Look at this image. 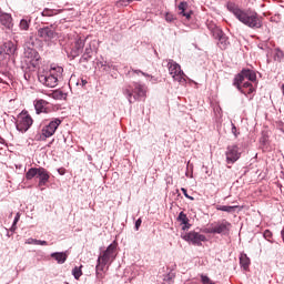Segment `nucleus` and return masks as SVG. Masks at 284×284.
I'll list each match as a JSON object with an SVG mask.
<instances>
[{
    "label": "nucleus",
    "mask_w": 284,
    "mask_h": 284,
    "mask_svg": "<svg viewBox=\"0 0 284 284\" xmlns=\"http://www.w3.org/2000/svg\"><path fill=\"white\" fill-rule=\"evenodd\" d=\"M61 123H62V120L60 118L51 119L48 124L42 126L41 134L39 135L38 141H45L47 139H50V136H54Z\"/></svg>",
    "instance_id": "nucleus-8"
},
{
    "label": "nucleus",
    "mask_w": 284,
    "mask_h": 284,
    "mask_svg": "<svg viewBox=\"0 0 284 284\" xmlns=\"http://www.w3.org/2000/svg\"><path fill=\"white\" fill-rule=\"evenodd\" d=\"M132 72H133L134 74H142V77H146V78H150V79H154V77H152V75H150V74H148V73L141 71V70H134V69H132Z\"/></svg>",
    "instance_id": "nucleus-36"
},
{
    "label": "nucleus",
    "mask_w": 284,
    "mask_h": 284,
    "mask_svg": "<svg viewBox=\"0 0 284 284\" xmlns=\"http://www.w3.org/2000/svg\"><path fill=\"white\" fill-rule=\"evenodd\" d=\"M58 173L60 174V176H63L65 174V168L58 169Z\"/></svg>",
    "instance_id": "nucleus-47"
},
{
    "label": "nucleus",
    "mask_w": 284,
    "mask_h": 284,
    "mask_svg": "<svg viewBox=\"0 0 284 284\" xmlns=\"http://www.w3.org/2000/svg\"><path fill=\"white\" fill-rule=\"evenodd\" d=\"M213 38L217 40V48L220 50H227L230 48V38L223 30H221L219 27H215L212 30Z\"/></svg>",
    "instance_id": "nucleus-14"
},
{
    "label": "nucleus",
    "mask_w": 284,
    "mask_h": 284,
    "mask_svg": "<svg viewBox=\"0 0 284 284\" xmlns=\"http://www.w3.org/2000/svg\"><path fill=\"white\" fill-rule=\"evenodd\" d=\"M236 207H239V206L237 205H235V206L217 205L216 210L219 212H227L229 214H232V212H235Z\"/></svg>",
    "instance_id": "nucleus-25"
},
{
    "label": "nucleus",
    "mask_w": 284,
    "mask_h": 284,
    "mask_svg": "<svg viewBox=\"0 0 284 284\" xmlns=\"http://www.w3.org/2000/svg\"><path fill=\"white\" fill-rule=\"evenodd\" d=\"M91 159H92V156L89 155V160H91Z\"/></svg>",
    "instance_id": "nucleus-53"
},
{
    "label": "nucleus",
    "mask_w": 284,
    "mask_h": 284,
    "mask_svg": "<svg viewBox=\"0 0 284 284\" xmlns=\"http://www.w3.org/2000/svg\"><path fill=\"white\" fill-rule=\"evenodd\" d=\"M141 223H143V220H141V217H139L136 221H135V231L139 232V227H141Z\"/></svg>",
    "instance_id": "nucleus-44"
},
{
    "label": "nucleus",
    "mask_w": 284,
    "mask_h": 284,
    "mask_svg": "<svg viewBox=\"0 0 284 284\" xmlns=\"http://www.w3.org/2000/svg\"><path fill=\"white\" fill-rule=\"evenodd\" d=\"M273 59H274V61H277V63H281V61H283L284 52H283V50H281V48H275L273 50Z\"/></svg>",
    "instance_id": "nucleus-23"
},
{
    "label": "nucleus",
    "mask_w": 284,
    "mask_h": 284,
    "mask_svg": "<svg viewBox=\"0 0 284 284\" xmlns=\"http://www.w3.org/2000/svg\"><path fill=\"white\" fill-rule=\"evenodd\" d=\"M185 176H190V179H192V174L190 175L189 172L185 173Z\"/></svg>",
    "instance_id": "nucleus-50"
},
{
    "label": "nucleus",
    "mask_w": 284,
    "mask_h": 284,
    "mask_svg": "<svg viewBox=\"0 0 284 284\" xmlns=\"http://www.w3.org/2000/svg\"><path fill=\"white\" fill-rule=\"evenodd\" d=\"M38 37L47 43H54L59 39V33L54 30V26L43 27L38 30Z\"/></svg>",
    "instance_id": "nucleus-13"
},
{
    "label": "nucleus",
    "mask_w": 284,
    "mask_h": 284,
    "mask_svg": "<svg viewBox=\"0 0 284 284\" xmlns=\"http://www.w3.org/2000/svg\"><path fill=\"white\" fill-rule=\"evenodd\" d=\"M116 247H119V243L116 241H113L105 251H103L98 260L97 263H100V265H112L116 258Z\"/></svg>",
    "instance_id": "nucleus-7"
},
{
    "label": "nucleus",
    "mask_w": 284,
    "mask_h": 284,
    "mask_svg": "<svg viewBox=\"0 0 284 284\" xmlns=\"http://www.w3.org/2000/svg\"><path fill=\"white\" fill-rule=\"evenodd\" d=\"M241 154H243V150L239 148V145H229L225 152L226 163L229 165H234V163L241 159Z\"/></svg>",
    "instance_id": "nucleus-15"
},
{
    "label": "nucleus",
    "mask_w": 284,
    "mask_h": 284,
    "mask_svg": "<svg viewBox=\"0 0 284 284\" xmlns=\"http://www.w3.org/2000/svg\"><path fill=\"white\" fill-rule=\"evenodd\" d=\"M37 114H48L50 112V103L43 99L33 102Z\"/></svg>",
    "instance_id": "nucleus-17"
},
{
    "label": "nucleus",
    "mask_w": 284,
    "mask_h": 284,
    "mask_svg": "<svg viewBox=\"0 0 284 284\" xmlns=\"http://www.w3.org/2000/svg\"><path fill=\"white\" fill-rule=\"evenodd\" d=\"M4 52L6 54H14L17 52V44L12 41H8L4 43Z\"/></svg>",
    "instance_id": "nucleus-22"
},
{
    "label": "nucleus",
    "mask_w": 284,
    "mask_h": 284,
    "mask_svg": "<svg viewBox=\"0 0 284 284\" xmlns=\"http://www.w3.org/2000/svg\"><path fill=\"white\" fill-rule=\"evenodd\" d=\"M27 181L39 179L38 187H45L50 183V173L43 166L31 168L26 173Z\"/></svg>",
    "instance_id": "nucleus-4"
},
{
    "label": "nucleus",
    "mask_w": 284,
    "mask_h": 284,
    "mask_svg": "<svg viewBox=\"0 0 284 284\" xmlns=\"http://www.w3.org/2000/svg\"><path fill=\"white\" fill-rule=\"evenodd\" d=\"M242 87V90L244 88V94H252L254 92V85L251 82H244ZM246 90V91H245Z\"/></svg>",
    "instance_id": "nucleus-27"
},
{
    "label": "nucleus",
    "mask_w": 284,
    "mask_h": 284,
    "mask_svg": "<svg viewBox=\"0 0 284 284\" xmlns=\"http://www.w3.org/2000/svg\"><path fill=\"white\" fill-rule=\"evenodd\" d=\"M183 241H186V243H191V245H195L197 247H201L205 241H207V237L204 234H201L196 231H191L189 233H185L182 235Z\"/></svg>",
    "instance_id": "nucleus-12"
},
{
    "label": "nucleus",
    "mask_w": 284,
    "mask_h": 284,
    "mask_svg": "<svg viewBox=\"0 0 284 284\" xmlns=\"http://www.w3.org/2000/svg\"><path fill=\"white\" fill-rule=\"evenodd\" d=\"M122 93L125 99H128L129 103H136V101H143L145 99L148 94V87L139 82H132L122 89Z\"/></svg>",
    "instance_id": "nucleus-3"
},
{
    "label": "nucleus",
    "mask_w": 284,
    "mask_h": 284,
    "mask_svg": "<svg viewBox=\"0 0 284 284\" xmlns=\"http://www.w3.org/2000/svg\"><path fill=\"white\" fill-rule=\"evenodd\" d=\"M82 83H83V85H85V83H88V81H85V80H82Z\"/></svg>",
    "instance_id": "nucleus-51"
},
{
    "label": "nucleus",
    "mask_w": 284,
    "mask_h": 284,
    "mask_svg": "<svg viewBox=\"0 0 284 284\" xmlns=\"http://www.w3.org/2000/svg\"><path fill=\"white\" fill-rule=\"evenodd\" d=\"M134 1H141V0H120L116 2L118 8H121V6H130V3H134Z\"/></svg>",
    "instance_id": "nucleus-32"
},
{
    "label": "nucleus",
    "mask_w": 284,
    "mask_h": 284,
    "mask_svg": "<svg viewBox=\"0 0 284 284\" xmlns=\"http://www.w3.org/2000/svg\"><path fill=\"white\" fill-rule=\"evenodd\" d=\"M105 270V265H102L101 263L97 262L95 265V278L98 281H103V278H105V274L103 273Z\"/></svg>",
    "instance_id": "nucleus-21"
},
{
    "label": "nucleus",
    "mask_w": 284,
    "mask_h": 284,
    "mask_svg": "<svg viewBox=\"0 0 284 284\" xmlns=\"http://www.w3.org/2000/svg\"><path fill=\"white\" fill-rule=\"evenodd\" d=\"M178 9L180 10V14H183L185 10H187V2L185 1L180 2V4L178 6Z\"/></svg>",
    "instance_id": "nucleus-33"
},
{
    "label": "nucleus",
    "mask_w": 284,
    "mask_h": 284,
    "mask_svg": "<svg viewBox=\"0 0 284 284\" xmlns=\"http://www.w3.org/2000/svg\"><path fill=\"white\" fill-rule=\"evenodd\" d=\"M192 14L193 12L192 11H189V12H183L181 13L182 17H185V19H187V21H190L192 19Z\"/></svg>",
    "instance_id": "nucleus-42"
},
{
    "label": "nucleus",
    "mask_w": 284,
    "mask_h": 284,
    "mask_svg": "<svg viewBox=\"0 0 284 284\" xmlns=\"http://www.w3.org/2000/svg\"><path fill=\"white\" fill-rule=\"evenodd\" d=\"M38 243V240L37 239H32V237H29L27 241H26V244L27 245H37Z\"/></svg>",
    "instance_id": "nucleus-41"
},
{
    "label": "nucleus",
    "mask_w": 284,
    "mask_h": 284,
    "mask_svg": "<svg viewBox=\"0 0 284 284\" xmlns=\"http://www.w3.org/2000/svg\"><path fill=\"white\" fill-rule=\"evenodd\" d=\"M38 81L45 88H57L59 82L63 81V68L51 67L49 71H39Z\"/></svg>",
    "instance_id": "nucleus-2"
},
{
    "label": "nucleus",
    "mask_w": 284,
    "mask_h": 284,
    "mask_svg": "<svg viewBox=\"0 0 284 284\" xmlns=\"http://www.w3.org/2000/svg\"><path fill=\"white\" fill-rule=\"evenodd\" d=\"M1 141H3V138H1V135H0V143H1Z\"/></svg>",
    "instance_id": "nucleus-52"
},
{
    "label": "nucleus",
    "mask_w": 284,
    "mask_h": 284,
    "mask_svg": "<svg viewBox=\"0 0 284 284\" xmlns=\"http://www.w3.org/2000/svg\"><path fill=\"white\" fill-rule=\"evenodd\" d=\"M231 125H232L231 132L232 134H234L235 139H237L240 134L239 130L236 129V125L234 123H231Z\"/></svg>",
    "instance_id": "nucleus-38"
},
{
    "label": "nucleus",
    "mask_w": 284,
    "mask_h": 284,
    "mask_svg": "<svg viewBox=\"0 0 284 284\" xmlns=\"http://www.w3.org/2000/svg\"><path fill=\"white\" fill-rule=\"evenodd\" d=\"M53 97H54V99H61L63 97V92L62 91H55L53 93Z\"/></svg>",
    "instance_id": "nucleus-46"
},
{
    "label": "nucleus",
    "mask_w": 284,
    "mask_h": 284,
    "mask_svg": "<svg viewBox=\"0 0 284 284\" xmlns=\"http://www.w3.org/2000/svg\"><path fill=\"white\" fill-rule=\"evenodd\" d=\"M231 227L232 223H230L227 220H222L209 224L207 227L203 230V232L204 234H220L221 236H227V234H230Z\"/></svg>",
    "instance_id": "nucleus-6"
},
{
    "label": "nucleus",
    "mask_w": 284,
    "mask_h": 284,
    "mask_svg": "<svg viewBox=\"0 0 284 284\" xmlns=\"http://www.w3.org/2000/svg\"><path fill=\"white\" fill-rule=\"evenodd\" d=\"M101 68H103L104 72H109L110 70H112V64H110L109 62H100Z\"/></svg>",
    "instance_id": "nucleus-35"
},
{
    "label": "nucleus",
    "mask_w": 284,
    "mask_h": 284,
    "mask_svg": "<svg viewBox=\"0 0 284 284\" xmlns=\"http://www.w3.org/2000/svg\"><path fill=\"white\" fill-rule=\"evenodd\" d=\"M81 267H83V265L75 266L72 270V276L75 278V281H79V278H81V276H83V271L81 270Z\"/></svg>",
    "instance_id": "nucleus-26"
},
{
    "label": "nucleus",
    "mask_w": 284,
    "mask_h": 284,
    "mask_svg": "<svg viewBox=\"0 0 284 284\" xmlns=\"http://www.w3.org/2000/svg\"><path fill=\"white\" fill-rule=\"evenodd\" d=\"M178 222L181 223L183 232H187L192 227V224H190V219L187 217V214L184 212H180L178 215Z\"/></svg>",
    "instance_id": "nucleus-18"
},
{
    "label": "nucleus",
    "mask_w": 284,
    "mask_h": 284,
    "mask_svg": "<svg viewBox=\"0 0 284 284\" xmlns=\"http://www.w3.org/2000/svg\"><path fill=\"white\" fill-rule=\"evenodd\" d=\"M23 77L26 81H30V79H32V73L30 71H24Z\"/></svg>",
    "instance_id": "nucleus-45"
},
{
    "label": "nucleus",
    "mask_w": 284,
    "mask_h": 284,
    "mask_svg": "<svg viewBox=\"0 0 284 284\" xmlns=\"http://www.w3.org/2000/svg\"><path fill=\"white\" fill-rule=\"evenodd\" d=\"M0 54H1V51H0Z\"/></svg>",
    "instance_id": "nucleus-55"
},
{
    "label": "nucleus",
    "mask_w": 284,
    "mask_h": 284,
    "mask_svg": "<svg viewBox=\"0 0 284 284\" xmlns=\"http://www.w3.org/2000/svg\"><path fill=\"white\" fill-rule=\"evenodd\" d=\"M37 245H48V242L43 240H38Z\"/></svg>",
    "instance_id": "nucleus-48"
},
{
    "label": "nucleus",
    "mask_w": 284,
    "mask_h": 284,
    "mask_svg": "<svg viewBox=\"0 0 284 284\" xmlns=\"http://www.w3.org/2000/svg\"><path fill=\"white\" fill-rule=\"evenodd\" d=\"M51 258H54L59 265H63L68 261V251L51 253Z\"/></svg>",
    "instance_id": "nucleus-19"
},
{
    "label": "nucleus",
    "mask_w": 284,
    "mask_h": 284,
    "mask_svg": "<svg viewBox=\"0 0 284 284\" xmlns=\"http://www.w3.org/2000/svg\"><path fill=\"white\" fill-rule=\"evenodd\" d=\"M84 53L92 57V54H94V51L92 50V45L89 44V45L85 48Z\"/></svg>",
    "instance_id": "nucleus-43"
},
{
    "label": "nucleus",
    "mask_w": 284,
    "mask_h": 284,
    "mask_svg": "<svg viewBox=\"0 0 284 284\" xmlns=\"http://www.w3.org/2000/svg\"><path fill=\"white\" fill-rule=\"evenodd\" d=\"M181 192L184 194L185 199H189L190 201H194V197L187 194V189L182 187Z\"/></svg>",
    "instance_id": "nucleus-39"
},
{
    "label": "nucleus",
    "mask_w": 284,
    "mask_h": 284,
    "mask_svg": "<svg viewBox=\"0 0 284 284\" xmlns=\"http://www.w3.org/2000/svg\"><path fill=\"white\" fill-rule=\"evenodd\" d=\"M19 28H20V30H24V31L30 30V19L29 20L28 19L20 20Z\"/></svg>",
    "instance_id": "nucleus-28"
},
{
    "label": "nucleus",
    "mask_w": 284,
    "mask_h": 284,
    "mask_svg": "<svg viewBox=\"0 0 284 284\" xmlns=\"http://www.w3.org/2000/svg\"><path fill=\"white\" fill-rule=\"evenodd\" d=\"M251 263L252 261L247 257V254L242 253L240 255V265L244 270V272H247V270H250Z\"/></svg>",
    "instance_id": "nucleus-20"
},
{
    "label": "nucleus",
    "mask_w": 284,
    "mask_h": 284,
    "mask_svg": "<svg viewBox=\"0 0 284 284\" xmlns=\"http://www.w3.org/2000/svg\"><path fill=\"white\" fill-rule=\"evenodd\" d=\"M32 123H34V120H32V116L28 114V111H22L18 115V119L16 121V128L18 132H22V134H24V132H28L30 128H32Z\"/></svg>",
    "instance_id": "nucleus-10"
},
{
    "label": "nucleus",
    "mask_w": 284,
    "mask_h": 284,
    "mask_svg": "<svg viewBox=\"0 0 284 284\" xmlns=\"http://www.w3.org/2000/svg\"><path fill=\"white\" fill-rule=\"evenodd\" d=\"M226 10H229V12H231L240 23L251 28V30H261L263 22L256 11L252 9H241V7L234 1L226 2Z\"/></svg>",
    "instance_id": "nucleus-1"
},
{
    "label": "nucleus",
    "mask_w": 284,
    "mask_h": 284,
    "mask_svg": "<svg viewBox=\"0 0 284 284\" xmlns=\"http://www.w3.org/2000/svg\"><path fill=\"white\" fill-rule=\"evenodd\" d=\"M168 68L173 81H178L180 85H185L187 83L185 73L181 70V64L174 62V60H169Z\"/></svg>",
    "instance_id": "nucleus-9"
},
{
    "label": "nucleus",
    "mask_w": 284,
    "mask_h": 284,
    "mask_svg": "<svg viewBox=\"0 0 284 284\" xmlns=\"http://www.w3.org/2000/svg\"><path fill=\"white\" fill-rule=\"evenodd\" d=\"M164 19L166 23H174V21H176V16L171 12H166Z\"/></svg>",
    "instance_id": "nucleus-29"
},
{
    "label": "nucleus",
    "mask_w": 284,
    "mask_h": 284,
    "mask_svg": "<svg viewBox=\"0 0 284 284\" xmlns=\"http://www.w3.org/2000/svg\"><path fill=\"white\" fill-rule=\"evenodd\" d=\"M24 57L27 59H29V63L30 65H32L33 68H39L40 62H41V55L39 54V52L32 48H28L24 51Z\"/></svg>",
    "instance_id": "nucleus-16"
},
{
    "label": "nucleus",
    "mask_w": 284,
    "mask_h": 284,
    "mask_svg": "<svg viewBox=\"0 0 284 284\" xmlns=\"http://www.w3.org/2000/svg\"><path fill=\"white\" fill-rule=\"evenodd\" d=\"M174 278H176V273L174 271H170L168 274L164 275L163 281L165 284H173Z\"/></svg>",
    "instance_id": "nucleus-24"
},
{
    "label": "nucleus",
    "mask_w": 284,
    "mask_h": 284,
    "mask_svg": "<svg viewBox=\"0 0 284 284\" xmlns=\"http://www.w3.org/2000/svg\"><path fill=\"white\" fill-rule=\"evenodd\" d=\"M185 176H190V179H192V174L190 175L189 172L185 173Z\"/></svg>",
    "instance_id": "nucleus-49"
},
{
    "label": "nucleus",
    "mask_w": 284,
    "mask_h": 284,
    "mask_svg": "<svg viewBox=\"0 0 284 284\" xmlns=\"http://www.w3.org/2000/svg\"><path fill=\"white\" fill-rule=\"evenodd\" d=\"M83 48H85V39L79 38L78 40L74 41L73 44L64 48V50L68 58L73 60V59H77V57H79L81 52H83Z\"/></svg>",
    "instance_id": "nucleus-11"
},
{
    "label": "nucleus",
    "mask_w": 284,
    "mask_h": 284,
    "mask_svg": "<svg viewBox=\"0 0 284 284\" xmlns=\"http://www.w3.org/2000/svg\"><path fill=\"white\" fill-rule=\"evenodd\" d=\"M54 14V10L52 9H44L42 11V17H52Z\"/></svg>",
    "instance_id": "nucleus-37"
},
{
    "label": "nucleus",
    "mask_w": 284,
    "mask_h": 284,
    "mask_svg": "<svg viewBox=\"0 0 284 284\" xmlns=\"http://www.w3.org/2000/svg\"><path fill=\"white\" fill-rule=\"evenodd\" d=\"M200 278L202 284H216L214 281H212V278H210V276L205 274H201Z\"/></svg>",
    "instance_id": "nucleus-31"
},
{
    "label": "nucleus",
    "mask_w": 284,
    "mask_h": 284,
    "mask_svg": "<svg viewBox=\"0 0 284 284\" xmlns=\"http://www.w3.org/2000/svg\"><path fill=\"white\" fill-rule=\"evenodd\" d=\"M245 79H247V81H251V83H254L256 81V71L252 69H242L240 73L235 74L233 79V85L242 94H245V89H243L242 87Z\"/></svg>",
    "instance_id": "nucleus-5"
},
{
    "label": "nucleus",
    "mask_w": 284,
    "mask_h": 284,
    "mask_svg": "<svg viewBox=\"0 0 284 284\" xmlns=\"http://www.w3.org/2000/svg\"><path fill=\"white\" fill-rule=\"evenodd\" d=\"M263 236H264L265 241H268V243H274V240H272L273 236H274L272 231L265 230L264 233H263Z\"/></svg>",
    "instance_id": "nucleus-30"
},
{
    "label": "nucleus",
    "mask_w": 284,
    "mask_h": 284,
    "mask_svg": "<svg viewBox=\"0 0 284 284\" xmlns=\"http://www.w3.org/2000/svg\"><path fill=\"white\" fill-rule=\"evenodd\" d=\"M19 219H21V214L17 213L12 223V230L17 227V224L19 223Z\"/></svg>",
    "instance_id": "nucleus-40"
},
{
    "label": "nucleus",
    "mask_w": 284,
    "mask_h": 284,
    "mask_svg": "<svg viewBox=\"0 0 284 284\" xmlns=\"http://www.w3.org/2000/svg\"><path fill=\"white\" fill-rule=\"evenodd\" d=\"M1 81H2V80H1V78H0V83H1Z\"/></svg>",
    "instance_id": "nucleus-54"
},
{
    "label": "nucleus",
    "mask_w": 284,
    "mask_h": 284,
    "mask_svg": "<svg viewBox=\"0 0 284 284\" xmlns=\"http://www.w3.org/2000/svg\"><path fill=\"white\" fill-rule=\"evenodd\" d=\"M90 59H92V55L84 52L82 54V57L80 58V63H88V61H90Z\"/></svg>",
    "instance_id": "nucleus-34"
}]
</instances>
